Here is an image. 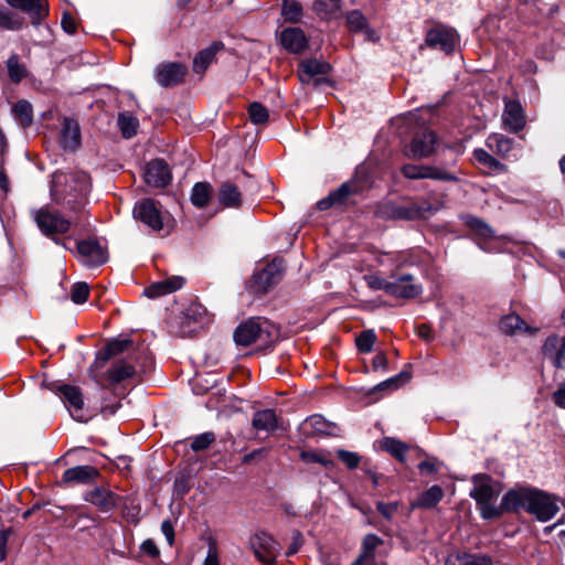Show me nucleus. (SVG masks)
<instances>
[{"mask_svg":"<svg viewBox=\"0 0 565 565\" xmlns=\"http://www.w3.org/2000/svg\"><path fill=\"white\" fill-rule=\"evenodd\" d=\"M367 286L373 290H384L388 295L391 290L390 281L379 275L372 274L364 277Z\"/></svg>","mask_w":565,"mask_h":565,"instance_id":"52","label":"nucleus"},{"mask_svg":"<svg viewBox=\"0 0 565 565\" xmlns=\"http://www.w3.org/2000/svg\"><path fill=\"white\" fill-rule=\"evenodd\" d=\"M330 66L326 62H321L318 60H306L300 64V81L308 82L311 77L316 75H324L328 74Z\"/></svg>","mask_w":565,"mask_h":565,"instance_id":"33","label":"nucleus"},{"mask_svg":"<svg viewBox=\"0 0 565 565\" xmlns=\"http://www.w3.org/2000/svg\"><path fill=\"white\" fill-rule=\"evenodd\" d=\"M214 195V189L209 182H196L191 191L190 200L194 207L205 209Z\"/></svg>","mask_w":565,"mask_h":565,"instance_id":"28","label":"nucleus"},{"mask_svg":"<svg viewBox=\"0 0 565 565\" xmlns=\"http://www.w3.org/2000/svg\"><path fill=\"white\" fill-rule=\"evenodd\" d=\"M376 341V335L373 330L362 331L355 339L356 348L360 352L369 353Z\"/></svg>","mask_w":565,"mask_h":565,"instance_id":"47","label":"nucleus"},{"mask_svg":"<svg viewBox=\"0 0 565 565\" xmlns=\"http://www.w3.org/2000/svg\"><path fill=\"white\" fill-rule=\"evenodd\" d=\"M222 47V43L214 42L209 47L200 51L193 60V72L196 74H203L209 65L214 61L216 53L221 51Z\"/></svg>","mask_w":565,"mask_h":565,"instance_id":"29","label":"nucleus"},{"mask_svg":"<svg viewBox=\"0 0 565 565\" xmlns=\"http://www.w3.org/2000/svg\"><path fill=\"white\" fill-rule=\"evenodd\" d=\"M281 14L288 22H299L302 14V7L295 0H284Z\"/></svg>","mask_w":565,"mask_h":565,"instance_id":"44","label":"nucleus"},{"mask_svg":"<svg viewBox=\"0 0 565 565\" xmlns=\"http://www.w3.org/2000/svg\"><path fill=\"white\" fill-rule=\"evenodd\" d=\"M473 488L470 492V497L476 500L477 503H487V501H493L497 497L491 478L486 475H477L472 479Z\"/></svg>","mask_w":565,"mask_h":565,"instance_id":"24","label":"nucleus"},{"mask_svg":"<svg viewBox=\"0 0 565 565\" xmlns=\"http://www.w3.org/2000/svg\"><path fill=\"white\" fill-rule=\"evenodd\" d=\"M7 3L17 10L26 13L33 24H39L49 14L47 0H6Z\"/></svg>","mask_w":565,"mask_h":565,"instance_id":"15","label":"nucleus"},{"mask_svg":"<svg viewBox=\"0 0 565 565\" xmlns=\"http://www.w3.org/2000/svg\"><path fill=\"white\" fill-rule=\"evenodd\" d=\"M135 375V366L125 361L115 362L107 372L108 381L111 384L120 383L127 379H131Z\"/></svg>","mask_w":565,"mask_h":565,"instance_id":"34","label":"nucleus"},{"mask_svg":"<svg viewBox=\"0 0 565 565\" xmlns=\"http://www.w3.org/2000/svg\"><path fill=\"white\" fill-rule=\"evenodd\" d=\"M143 179L150 186L164 188L171 181V171L163 160L154 159L146 166Z\"/></svg>","mask_w":565,"mask_h":565,"instance_id":"13","label":"nucleus"},{"mask_svg":"<svg viewBox=\"0 0 565 565\" xmlns=\"http://www.w3.org/2000/svg\"><path fill=\"white\" fill-rule=\"evenodd\" d=\"M380 447L401 462L405 461V456L409 450V446L406 443L394 437H384L380 441Z\"/></svg>","mask_w":565,"mask_h":565,"instance_id":"35","label":"nucleus"},{"mask_svg":"<svg viewBox=\"0 0 565 565\" xmlns=\"http://www.w3.org/2000/svg\"><path fill=\"white\" fill-rule=\"evenodd\" d=\"M480 509L481 516L486 520L499 518L502 514L504 508L502 504L500 507H494L492 501H487V503H477ZM505 511H508L505 509Z\"/></svg>","mask_w":565,"mask_h":565,"instance_id":"53","label":"nucleus"},{"mask_svg":"<svg viewBox=\"0 0 565 565\" xmlns=\"http://www.w3.org/2000/svg\"><path fill=\"white\" fill-rule=\"evenodd\" d=\"M403 174L408 179H435V180H444L449 181L454 180V175L446 170L429 167V166H416V164H405L402 168Z\"/></svg>","mask_w":565,"mask_h":565,"instance_id":"19","label":"nucleus"},{"mask_svg":"<svg viewBox=\"0 0 565 565\" xmlns=\"http://www.w3.org/2000/svg\"><path fill=\"white\" fill-rule=\"evenodd\" d=\"M12 533L11 527L3 529L0 531V561H4L7 558V543Z\"/></svg>","mask_w":565,"mask_h":565,"instance_id":"59","label":"nucleus"},{"mask_svg":"<svg viewBox=\"0 0 565 565\" xmlns=\"http://www.w3.org/2000/svg\"><path fill=\"white\" fill-rule=\"evenodd\" d=\"M119 495L105 487H97L84 494V500L106 513L114 510L119 502Z\"/></svg>","mask_w":565,"mask_h":565,"instance_id":"14","label":"nucleus"},{"mask_svg":"<svg viewBox=\"0 0 565 565\" xmlns=\"http://www.w3.org/2000/svg\"><path fill=\"white\" fill-rule=\"evenodd\" d=\"M215 195L216 202L222 209L241 210L247 207V196L235 180L223 181L218 185Z\"/></svg>","mask_w":565,"mask_h":565,"instance_id":"5","label":"nucleus"},{"mask_svg":"<svg viewBox=\"0 0 565 565\" xmlns=\"http://www.w3.org/2000/svg\"><path fill=\"white\" fill-rule=\"evenodd\" d=\"M463 222L470 228L472 234L481 239H499L494 231L480 218L472 214H463Z\"/></svg>","mask_w":565,"mask_h":565,"instance_id":"32","label":"nucleus"},{"mask_svg":"<svg viewBox=\"0 0 565 565\" xmlns=\"http://www.w3.org/2000/svg\"><path fill=\"white\" fill-rule=\"evenodd\" d=\"M543 353L556 367H565V337L550 335L543 344Z\"/></svg>","mask_w":565,"mask_h":565,"instance_id":"22","label":"nucleus"},{"mask_svg":"<svg viewBox=\"0 0 565 565\" xmlns=\"http://www.w3.org/2000/svg\"><path fill=\"white\" fill-rule=\"evenodd\" d=\"M61 146L64 150L74 152L81 146V128L76 120L64 118L61 131Z\"/></svg>","mask_w":565,"mask_h":565,"instance_id":"21","label":"nucleus"},{"mask_svg":"<svg viewBox=\"0 0 565 565\" xmlns=\"http://www.w3.org/2000/svg\"><path fill=\"white\" fill-rule=\"evenodd\" d=\"M55 393L61 397L74 419L78 422L88 419L89 416L84 409V397L79 387L60 384L55 387Z\"/></svg>","mask_w":565,"mask_h":565,"instance_id":"6","label":"nucleus"},{"mask_svg":"<svg viewBox=\"0 0 565 565\" xmlns=\"http://www.w3.org/2000/svg\"><path fill=\"white\" fill-rule=\"evenodd\" d=\"M376 508H377V511L385 519L390 520L396 513L398 504H397V502H391V503L377 502Z\"/></svg>","mask_w":565,"mask_h":565,"instance_id":"57","label":"nucleus"},{"mask_svg":"<svg viewBox=\"0 0 565 565\" xmlns=\"http://www.w3.org/2000/svg\"><path fill=\"white\" fill-rule=\"evenodd\" d=\"M145 227L160 236L169 235L175 227V220L172 214H134Z\"/></svg>","mask_w":565,"mask_h":565,"instance_id":"11","label":"nucleus"},{"mask_svg":"<svg viewBox=\"0 0 565 565\" xmlns=\"http://www.w3.org/2000/svg\"><path fill=\"white\" fill-rule=\"evenodd\" d=\"M347 24L353 32H363L370 41L377 39L375 31L369 28L365 17L359 10L350 11L347 14Z\"/></svg>","mask_w":565,"mask_h":565,"instance_id":"30","label":"nucleus"},{"mask_svg":"<svg viewBox=\"0 0 565 565\" xmlns=\"http://www.w3.org/2000/svg\"><path fill=\"white\" fill-rule=\"evenodd\" d=\"M184 279L180 276H172L166 280L156 281L145 288L143 295L150 299L166 296L179 290L183 286Z\"/></svg>","mask_w":565,"mask_h":565,"instance_id":"23","label":"nucleus"},{"mask_svg":"<svg viewBox=\"0 0 565 565\" xmlns=\"http://www.w3.org/2000/svg\"><path fill=\"white\" fill-rule=\"evenodd\" d=\"M411 375L406 372H401L396 376H393L386 381L380 383L374 390H397L403 383L409 380Z\"/></svg>","mask_w":565,"mask_h":565,"instance_id":"49","label":"nucleus"},{"mask_svg":"<svg viewBox=\"0 0 565 565\" xmlns=\"http://www.w3.org/2000/svg\"><path fill=\"white\" fill-rule=\"evenodd\" d=\"M141 551L151 556V557H157L159 556L160 552H159V548L157 547V544L154 543L153 540L151 539H148L146 540L141 546H140Z\"/></svg>","mask_w":565,"mask_h":565,"instance_id":"62","label":"nucleus"},{"mask_svg":"<svg viewBox=\"0 0 565 565\" xmlns=\"http://www.w3.org/2000/svg\"><path fill=\"white\" fill-rule=\"evenodd\" d=\"M275 327L267 320L252 318L241 323L234 332V341L237 345L248 347L257 344L266 347L277 339Z\"/></svg>","mask_w":565,"mask_h":565,"instance_id":"2","label":"nucleus"},{"mask_svg":"<svg viewBox=\"0 0 565 565\" xmlns=\"http://www.w3.org/2000/svg\"><path fill=\"white\" fill-rule=\"evenodd\" d=\"M161 531L166 536L170 546H172L174 542V527L170 520H164L161 524Z\"/></svg>","mask_w":565,"mask_h":565,"instance_id":"63","label":"nucleus"},{"mask_svg":"<svg viewBox=\"0 0 565 565\" xmlns=\"http://www.w3.org/2000/svg\"><path fill=\"white\" fill-rule=\"evenodd\" d=\"M313 10L321 19H334L341 10V0H317Z\"/></svg>","mask_w":565,"mask_h":565,"instance_id":"36","label":"nucleus"},{"mask_svg":"<svg viewBox=\"0 0 565 565\" xmlns=\"http://www.w3.org/2000/svg\"><path fill=\"white\" fill-rule=\"evenodd\" d=\"M331 424L323 416L315 414L306 418L301 426V433L306 437H315L319 435H329Z\"/></svg>","mask_w":565,"mask_h":565,"instance_id":"27","label":"nucleus"},{"mask_svg":"<svg viewBox=\"0 0 565 565\" xmlns=\"http://www.w3.org/2000/svg\"><path fill=\"white\" fill-rule=\"evenodd\" d=\"M282 260L274 259L263 269L254 274L249 285L250 290L256 295H264L268 292L280 281L282 277Z\"/></svg>","mask_w":565,"mask_h":565,"instance_id":"4","label":"nucleus"},{"mask_svg":"<svg viewBox=\"0 0 565 565\" xmlns=\"http://www.w3.org/2000/svg\"><path fill=\"white\" fill-rule=\"evenodd\" d=\"M500 330L508 335L515 334L519 331L529 330L527 324L515 313L504 316L500 321Z\"/></svg>","mask_w":565,"mask_h":565,"instance_id":"37","label":"nucleus"},{"mask_svg":"<svg viewBox=\"0 0 565 565\" xmlns=\"http://www.w3.org/2000/svg\"><path fill=\"white\" fill-rule=\"evenodd\" d=\"M15 120L23 128L31 126L33 121L32 106L28 100H19L12 108Z\"/></svg>","mask_w":565,"mask_h":565,"instance_id":"39","label":"nucleus"},{"mask_svg":"<svg viewBox=\"0 0 565 565\" xmlns=\"http://www.w3.org/2000/svg\"><path fill=\"white\" fill-rule=\"evenodd\" d=\"M186 67L180 63H162L156 71L157 82L164 87L174 86L182 82Z\"/></svg>","mask_w":565,"mask_h":565,"instance_id":"18","label":"nucleus"},{"mask_svg":"<svg viewBox=\"0 0 565 565\" xmlns=\"http://www.w3.org/2000/svg\"><path fill=\"white\" fill-rule=\"evenodd\" d=\"M252 425L256 430L271 433L278 426V418L275 411L262 409L254 414Z\"/></svg>","mask_w":565,"mask_h":565,"instance_id":"31","label":"nucleus"},{"mask_svg":"<svg viewBox=\"0 0 565 565\" xmlns=\"http://www.w3.org/2000/svg\"><path fill=\"white\" fill-rule=\"evenodd\" d=\"M280 42L286 50L292 53H300L308 45L307 38L299 28L285 29L280 34Z\"/></svg>","mask_w":565,"mask_h":565,"instance_id":"25","label":"nucleus"},{"mask_svg":"<svg viewBox=\"0 0 565 565\" xmlns=\"http://www.w3.org/2000/svg\"><path fill=\"white\" fill-rule=\"evenodd\" d=\"M493 558L489 554L457 552L449 555L445 565H492Z\"/></svg>","mask_w":565,"mask_h":565,"instance_id":"26","label":"nucleus"},{"mask_svg":"<svg viewBox=\"0 0 565 565\" xmlns=\"http://www.w3.org/2000/svg\"><path fill=\"white\" fill-rule=\"evenodd\" d=\"M8 73L11 81L18 83L28 75V71L23 64L19 62L17 55H12L7 61Z\"/></svg>","mask_w":565,"mask_h":565,"instance_id":"45","label":"nucleus"},{"mask_svg":"<svg viewBox=\"0 0 565 565\" xmlns=\"http://www.w3.org/2000/svg\"><path fill=\"white\" fill-rule=\"evenodd\" d=\"M383 544V540L375 534L364 536L361 545L360 554L363 556L375 558V551Z\"/></svg>","mask_w":565,"mask_h":565,"instance_id":"46","label":"nucleus"},{"mask_svg":"<svg viewBox=\"0 0 565 565\" xmlns=\"http://www.w3.org/2000/svg\"><path fill=\"white\" fill-rule=\"evenodd\" d=\"M35 223L40 231L52 238L70 231L71 221L63 214H35Z\"/></svg>","mask_w":565,"mask_h":565,"instance_id":"10","label":"nucleus"},{"mask_svg":"<svg viewBox=\"0 0 565 565\" xmlns=\"http://www.w3.org/2000/svg\"><path fill=\"white\" fill-rule=\"evenodd\" d=\"M160 207L157 205V202L152 199H145L137 203L135 207V212H159Z\"/></svg>","mask_w":565,"mask_h":565,"instance_id":"58","label":"nucleus"},{"mask_svg":"<svg viewBox=\"0 0 565 565\" xmlns=\"http://www.w3.org/2000/svg\"><path fill=\"white\" fill-rule=\"evenodd\" d=\"M215 441V435L212 431L203 433L195 436L191 443L194 451H201L209 448Z\"/></svg>","mask_w":565,"mask_h":565,"instance_id":"50","label":"nucleus"},{"mask_svg":"<svg viewBox=\"0 0 565 565\" xmlns=\"http://www.w3.org/2000/svg\"><path fill=\"white\" fill-rule=\"evenodd\" d=\"M502 507L513 512L524 510L541 522L550 521L558 512L555 498L535 489L508 491L502 498Z\"/></svg>","mask_w":565,"mask_h":565,"instance_id":"1","label":"nucleus"},{"mask_svg":"<svg viewBox=\"0 0 565 565\" xmlns=\"http://www.w3.org/2000/svg\"><path fill=\"white\" fill-rule=\"evenodd\" d=\"M23 24V19L10 11L8 8L0 6V29L19 30Z\"/></svg>","mask_w":565,"mask_h":565,"instance_id":"42","label":"nucleus"},{"mask_svg":"<svg viewBox=\"0 0 565 565\" xmlns=\"http://www.w3.org/2000/svg\"><path fill=\"white\" fill-rule=\"evenodd\" d=\"M390 281L391 290L388 295L395 298L414 299L422 295L423 286L415 281L411 274L392 273Z\"/></svg>","mask_w":565,"mask_h":565,"instance_id":"7","label":"nucleus"},{"mask_svg":"<svg viewBox=\"0 0 565 565\" xmlns=\"http://www.w3.org/2000/svg\"><path fill=\"white\" fill-rule=\"evenodd\" d=\"M553 402L556 406L565 408V384L559 386L553 394Z\"/></svg>","mask_w":565,"mask_h":565,"instance_id":"64","label":"nucleus"},{"mask_svg":"<svg viewBox=\"0 0 565 565\" xmlns=\"http://www.w3.org/2000/svg\"><path fill=\"white\" fill-rule=\"evenodd\" d=\"M444 497V491L439 486H431L429 489L424 491L418 498L417 505L420 508H433Z\"/></svg>","mask_w":565,"mask_h":565,"instance_id":"41","label":"nucleus"},{"mask_svg":"<svg viewBox=\"0 0 565 565\" xmlns=\"http://www.w3.org/2000/svg\"><path fill=\"white\" fill-rule=\"evenodd\" d=\"M70 180H75V177L68 175L64 172H55L52 180V195L57 198L62 194L61 185L66 184Z\"/></svg>","mask_w":565,"mask_h":565,"instance_id":"55","label":"nucleus"},{"mask_svg":"<svg viewBox=\"0 0 565 565\" xmlns=\"http://www.w3.org/2000/svg\"><path fill=\"white\" fill-rule=\"evenodd\" d=\"M362 191L361 184L355 180L342 183L338 189L318 202V209L326 211L329 209H348L354 204Z\"/></svg>","mask_w":565,"mask_h":565,"instance_id":"3","label":"nucleus"},{"mask_svg":"<svg viewBox=\"0 0 565 565\" xmlns=\"http://www.w3.org/2000/svg\"><path fill=\"white\" fill-rule=\"evenodd\" d=\"M132 348L134 342L130 339H114L105 347L104 359L108 360L124 352H130Z\"/></svg>","mask_w":565,"mask_h":565,"instance_id":"40","label":"nucleus"},{"mask_svg":"<svg viewBox=\"0 0 565 565\" xmlns=\"http://www.w3.org/2000/svg\"><path fill=\"white\" fill-rule=\"evenodd\" d=\"M337 456L349 469L358 468L361 461V458L356 452L344 449H339L337 451Z\"/></svg>","mask_w":565,"mask_h":565,"instance_id":"54","label":"nucleus"},{"mask_svg":"<svg viewBox=\"0 0 565 565\" xmlns=\"http://www.w3.org/2000/svg\"><path fill=\"white\" fill-rule=\"evenodd\" d=\"M437 137L431 130L418 132L411 145L405 148L404 153L411 159H422L429 157L436 149Z\"/></svg>","mask_w":565,"mask_h":565,"instance_id":"9","label":"nucleus"},{"mask_svg":"<svg viewBox=\"0 0 565 565\" xmlns=\"http://www.w3.org/2000/svg\"><path fill=\"white\" fill-rule=\"evenodd\" d=\"M487 146L490 150L505 157L512 150L513 140L500 134H492L487 139Z\"/></svg>","mask_w":565,"mask_h":565,"instance_id":"38","label":"nucleus"},{"mask_svg":"<svg viewBox=\"0 0 565 565\" xmlns=\"http://www.w3.org/2000/svg\"><path fill=\"white\" fill-rule=\"evenodd\" d=\"M248 114H249L250 120L256 125L267 122L268 117H269L268 110L262 104L256 103V102L250 104V106L248 108Z\"/></svg>","mask_w":565,"mask_h":565,"instance_id":"48","label":"nucleus"},{"mask_svg":"<svg viewBox=\"0 0 565 565\" xmlns=\"http://www.w3.org/2000/svg\"><path fill=\"white\" fill-rule=\"evenodd\" d=\"M250 546L256 558L266 565L273 564L280 551L278 542L265 532H259L252 536Z\"/></svg>","mask_w":565,"mask_h":565,"instance_id":"8","label":"nucleus"},{"mask_svg":"<svg viewBox=\"0 0 565 565\" xmlns=\"http://www.w3.org/2000/svg\"><path fill=\"white\" fill-rule=\"evenodd\" d=\"M300 458L305 462H318V463H321L322 466H324L326 468H328L332 465V461L330 459H328L321 452L301 451Z\"/></svg>","mask_w":565,"mask_h":565,"instance_id":"56","label":"nucleus"},{"mask_svg":"<svg viewBox=\"0 0 565 565\" xmlns=\"http://www.w3.org/2000/svg\"><path fill=\"white\" fill-rule=\"evenodd\" d=\"M426 43L431 47H440L443 51L451 52L457 43V33L455 30L437 26L431 29L426 35Z\"/></svg>","mask_w":565,"mask_h":565,"instance_id":"17","label":"nucleus"},{"mask_svg":"<svg viewBox=\"0 0 565 565\" xmlns=\"http://www.w3.org/2000/svg\"><path fill=\"white\" fill-rule=\"evenodd\" d=\"M138 125V119L128 113H122L118 117V126L125 138H131L135 136Z\"/></svg>","mask_w":565,"mask_h":565,"instance_id":"43","label":"nucleus"},{"mask_svg":"<svg viewBox=\"0 0 565 565\" xmlns=\"http://www.w3.org/2000/svg\"><path fill=\"white\" fill-rule=\"evenodd\" d=\"M89 295V287L86 282H76L71 289V299L75 303H84Z\"/></svg>","mask_w":565,"mask_h":565,"instance_id":"51","label":"nucleus"},{"mask_svg":"<svg viewBox=\"0 0 565 565\" xmlns=\"http://www.w3.org/2000/svg\"><path fill=\"white\" fill-rule=\"evenodd\" d=\"M99 476L98 469L93 466H76L63 472L62 482L68 486L89 484L95 482Z\"/></svg>","mask_w":565,"mask_h":565,"instance_id":"16","label":"nucleus"},{"mask_svg":"<svg viewBox=\"0 0 565 565\" xmlns=\"http://www.w3.org/2000/svg\"><path fill=\"white\" fill-rule=\"evenodd\" d=\"M203 565H220L217 548L213 542L209 545L207 555Z\"/></svg>","mask_w":565,"mask_h":565,"instance_id":"60","label":"nucleus"},{"mask_svg":"<svg viewBox=\"0 0 565 565\" xmlns=\"http://www.w3.org/2000/svg\"><path fill=\"white\" fill-rule=\"evenodd\" d=\"M61 24L63 30L68 34H73L76 30L75 19L67 12L63 13Z\"/></svg>","mask_w":565,"mask_h":565,"instance_id":"61","label":"nucleus"},{"mask_svg":"<svg viewBox=\"0 0 565 565\" xmlns=\"http://www.w3.org/2000/svg\"><path fill=\"white\" fill-rule=\"evenodd\" d=\"M503 125L510 132H518L525 126V116L521 104L516 100L505 102L502 115Z\"/></svg>","mask_w":565,"mask_h":565,"instance_id":"20","label":"nucleus"},{"mask_svg":"<svg viewBox=\"0 0 565 565\" xmlns=\"http://www.w3.org/2000/svg\"><path fill=\"white\" fill-rule=\"evenodd\" d=\"M77 253L84 265L94 267L107 262L106 250L94 239L77 243Z\"/></svg>","mask_w":565,"mask_h":565,"instance_id":"12","label":"nucleus"}]
</instances>
